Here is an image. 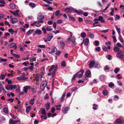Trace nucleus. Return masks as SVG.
Returning a JSON list of instances; mask_svg holds the SVG:
<instances>
[{
    "label": "nucleus",
    "instance_id": "nucleus-7",
    "mask_svg": "<svg viewBox=\"0 0 124 124\" xmlns=\"http://www.w3.org/2000/svg\"><path fill=\"white\" fill-rule=\"evenodd\" d=\"M48 37L46 38L47 41H50L51 39L53 37V36L52 35L51 33H50L48 34Z\"/></svg>",
    "mask_w": 124,
    "mask_h": 124
},
{
    "label": "nucleus",
    "instance_id": "nucleus-34",
    "mask_svg": "<svg viewBox=\"0 0 124 124\" xmlns=\"http://www.w3.org/2000/svg\"><path fill=\"white\" fill-rule=\"evenodd\" d=\"M120 69L118 68H115L114 70V72L116 74L119 71Z\"/></svg>",
    "mask_w": 124,
    "mask_h": 124
},
{
    "label": "nucleus",
    "instance_id": "nucleus-45",
    "mask_svg": "<svg viewBox=\"0 0 124 124\" xmlns=\"http://www.w3.org/2000/svg\"><path fill=\"white\" fill-rule=\"evenodd\" d=\"M85 23L86 24H91L92 23V22L91 21L87 20L85 21Z\"/></svg>",
    "mask_w": 124,
    "mask_h": 124
},
{
    "label": "nucleus",
    "instance_id": "nucleus-29",
    "mask_svg": "<svg viewBox=\"0 0 124 124\" xmlns=\"http://www.w3.org/2000/svg\"><path fill=\"white\" fill-rule=\"evenodd\" d=\"M116 30L117 32L118 33V34L119 35H121L120 34V29L119 28H118L117 27V26H116Z\"/></svg>",
    "mask_w": 124,
    "mask_h": 124
},
{
    "label": "nucleus",
    "instance_id": "nucleus-38",
    "mask_svg": "<svg viewBox=\"0 0 124 124\" xmlns=\"http://www.w3.org/2000/svg\"><path fill=\"white\" fill-rule=\"evenodd\" d=\"M89 41L88 39H86L85 40V42L84 43V44L85 45H87L88 44Z\"/></svg>",
    "mask_w": 124,
    "mask_h": 124
},
{
    "label": "nucleus",
    "instance_id": "nucleus-50",
    "mask_svg": "<svg viewBox=\"0 0 124 124\" xmlns=\"http://www.w3.org/2000/svg\"><path fill=\"white\" fill-rule=\"evenodd\" d=\"M43 1H44L46 2L49 4H52V3L51 2L48 0H43Z\"/></svg>",
    "mask_w": 124,
    "mask_h": 124
},
{
    "label": "nucleus",
    "instance_id": "nucleus-53",
    "mask_svg": "<svg viewBox=\"0 0 124 124\" xmlns=\"http://www.w3.org/2000/svg\"><path fill=\"white\" fill-rule=\"evenodd\" d=\"M22 76H20V77H17L16 78V79L17 80L21 81L22 80Z\"/></svg>",
    "mask_w": 124,
    "mask_h": 124
},
{
    "label": "nucleus",
    "instance_id": "nucleus-23",
    "mask_svg": "<svg viewBox=\"0 0 124 124\" xmlns=\"http://www.w3.org/2000/svg\"><path fill=\"white\" fill-rule=\"evenodd\" d=\"M41 112L42 114L45 115H46V112L45 108H42L41 110Z\"/></svg>",
    "mask_w": 124,
    "mask_h": 124
},
{
    "label": "nucleus",
    "instance_id": "nucleus-44",
    "mask_svg": "<svg viewBox=\"0 0 124 124\" xmlns=\"http://www.w3.org/2000/svg\"><path fill=\"white\" fill-rule=\"evenodd\" d=\"M121 90L118 89H116L115 90V92L116 93H119L120 92Z\"/></svg>",
    "mask_w": 124,
    "mask_h": 124
},
{
    "label": "nucleus",
    "instance_id": "nucleus-19",
    "mask_svg": "<svg viewBox=\"0 0 124 124\" xmlns=\"http://www.w3.org/2000/svg\"><path fill=\"white\" fill-rule=\"evenodd\" d=\"M10 6L11 9H14L16 7L14 3H10Z\"/></svg>",
    "mask_w": 124,
    "mask_h": 124
},
{
    "label": "nucleus",
    "instance_id": "nucleus-30",
    "mask_svg": "<svg viewBox=\"0 0 124 124\" xmlns=\"http://www.w3.org/2000/svg\"><path fill=\"white\" fill-rule=\"evenodd\" d=\"M56 51H57V49L56 47H54L52 49L51 51L50 52V53L52 54L55 52Z\"/></svg>",
    "mask_w": 124,
    "mask_h": 124
},
{
    "label": "nucleus",
    "instance_id": "nucleus-49",
    "mask_svg": "<svg viewBox=\"0 0 124 124\" xmlns=\"http://www.w3.org/2000/svg\"><path fill=\"white\" fill-rule=\"evenodd\" d=\"M109 30L108 29H107L104 30H102L100 31L101 32L104 33H106L108 32Z\"/></svg>",
    "mask_w": 124,
    "mask_h": 124
},
{
    "label": "nucleus",
    "instance_id": "nucleus-35",
    "mask_svg": "<svg viewBox=\"0 0 124 124\" xmlns=\"http://www.w3.org/2000/svg\"><path fill=\"white\" fill-rule=\"evenodd\" d=\"M86 36L85 33V32H82L81 33V36L82 38H85Z\"/></svg>",
    "mask_w": 124,
    "mask_h": 124
},
{
    "label": "nucleus",
    "instance_id": "nucleus-32",
    "mask_svg": "<svg viewBox=\"0 0 124 124\" xmlns=\"http://www.w3.org/2000/svg\"><path fill=\"white\" fill-rule=\"evenodd\" d=\"M68 16L70 20L74 22H75V19L74 17L71 16L70 15H68Z\"/></svg>",
    "mask_w": 124,
    "mask_h": 124
},
{
    "label": "nucleus",
    "instance_id": "nucleus-51",
    "mask_svg": "<svg viewBox=\"0 0 124 124\" xmlns=\"http://www.w3.org/2000/svg\"><path fill=\"white\" fill-rule=\"evenodd\" d=\"M95 44V46H98L99 45V41L97 40H95L94 41Z\"/></svg>",
    "mask_w": 124,
    "mask_h": 124
},
{
    "label": "nucleus",
    "instance_id": "nucleus-52",
    "mask_svg": "<svg viewBox=\"0 0 124 124\" xmlns=\"http://www.w3.org/2000/svg\"><path fill=\"white\" fill-rule=\"evenodd\" d=\"M42 30L44 34H45L46 33V28H42Z\"/></svg>",
    "mask_w": 124,
    "mask_h": 124
},
{
    "label": "nucleus",
    "instance_id": "nucleus-46",
    "mask_svg": "<svg viewBox=\"0 0 124 124\" xmlns=\"http://www.w3.org/2000/svg\"><path fill=\"white\" fill-rule=\"evenodd\" d=\"M8 31L9 32L11 33V34H13L14 32V30L11 28L8 29Z\"/></svg>",
    "mask_w": 124,
    "mask_h": 124
},
{
    "label": "nucleus",
    "instance_id": "nucleus-56",
    "mask_svg": "<svg viewBox=\"0 0 124 124\" xmlns=\"http://www.w3.org/2000/svg\"><path fill=\"white\" fill-rule=\"evenodd\" d=\"M36 60V58L34 57L32 58L31 59H30V61L31 62H33L34 61H35Z\"/></svg>",
    "mask_w": 124,
    "mask_h": 124
},
{
    "label": "nucleus",
    "instance_id": "nucleus-25",
    "mask_svg": "<svg viewBox=\"0 0 124 124\" xmlns=\"http://www.w3.org/2000/svg\"><path fill=\"white\" fill-rule=\"evenodd\" d=\"M66 94V93H65L62 95L60 100V101L61 102H62L63 101L64 98Z\"/></svg>",
    "mask_w": 124,
    "mask_h": 124
},
{
    "label": "nucleus",
    "instance_id": "nucleus-31",
    "mask_svg": "<svg viewBox=\"0 0 124 124\" xmlns=\"http://www.w3.org/2000/svg\"><path fill=\"white\" fill-rule=\"evenodd\" d=\"M60 14V11L59 10H57L56 11L55 13V15L57 16L58 17H59L60 16L59 15V14Z\"/></svg>",
    "mask_w": 124,
    "mask_h": 124
},
{
    "label": "nucleus",
    "instance_id": "nucleus-40",
    "mask_svg": "<svg viewBox=\"0 0 124 124\" xmlns=\"http://www.w3.org/2000/svg\"><path fill=\"white\" fill-rule=\"evenodd\" d=\"M94 66L95 67L97 68H99L100 67V64L97 63H95V64H94Z\"/></svg>",
    "mask_w": 124,
    "mask_h": 124
},
{
    "label": "nucleus",
    "instance_id": "nucleus-20",
    "mask_svg": "<svg viewBox=\"0 0 124 124\" xmlns=\"http://www.w3.org/2000/svg\"><path fill=\"white\" fill-rule=\"evenodd\" d=\"M80 72L78 71L74 75L72 78V81L73 80H74L76 78V77L78 75V74Z\"/></svg>",
    "mask_w": 124,
    "mask_h": 124
},
{
    "label": "nucleus",
    "instance_id": "nucleus-17",
    "mask_svg": "<svg viewBox=\"0 0 124 124\" xmlns=\"http://www.w3.org/2000/svg\"><path fill=\"white\" fill-rule=\"evenodd\" d=\"M31 108V106H29L27 107L26 108V112L27 113H28L30 111Z\"/></svg>",
    "mask_w": 124,
    "mask_h": 124
},
{
    "label": "nucleus",
    "instance_id": "nucleus-39",
    "mask_svg": "<svg viewBox=\"0 0 124 124\" xmlns=\"http://www.w3.org/2000/svg\"><path fill=\"white\" fill-rule=\"evenodd\" d=\"M3 111L5 113H8V108H5L3 109Z\"/></svg>",
    "mask_w": 124,
    "mask_h": 124
},
{
    "label": "nucleus",
    "instance_id": "nucleus-64",
    "mask_svg": "<svg viewBox=\"0 0 124 124\" xmlns=\"http://www.w3.org/2000/svg\"><path fill=\"white\" fill-rule=\"evenodd\" d=\"M38 47L40 48H45V46L44 45H39L38 46Z\"/></svg>",
    "mask_w": 124,
    "mask_h": 124
},
{
    "label": "nucleus",
    "instance_id": "nucleus-14",
    "mask_svg": "<svg viewBox=\"0 0 124 124\" xmlns=\"http://www.w3.org/2000/svg\"><path fill=\"white\" fill-rule=\"evenodd\" d=\"M44 18V16L43 15L39 14V15L38 16V19L39 20H42Z\"/></svg>",
    "mask_w": 124,
    "mask_h": 124
},
{
    "label": "nucleus",
    "instance_id": "nucleus-62",
    "mask_svg": "<svg viewBox=\"0 0 124 124\" xmlns=\"http://www.w3.org/2000/svg\"><path fill=\"white\" fill-rule=\"evenodd\" d=\"M0 3L4 5L6 3V2L4 0H0Z\"/></svg>",
    "mask_w": 124,
    "mask_h": 124
},
{
    "label": "nucleus",
    "instance_id": "nucleus-21",
    "mask_svg": "<svg viewBox=\"0 0 124 124\" xmlns=\"http://www.w3.org/2000/svg\"><path fill=\"white\" fill-rule=\"evenodd\" d=\"M35 33L38 35H40L41 34L42 32L40 30L37 29L35 31Z\"/></svg>",
    "mask_w": 124,
    "mask_h": 124
},
{
    "label": "nucleus",
    "instance_id": "nucleus-41",
    "mask_svg": "<svg viewBox=\"0 0 124 124\" xmlns=\"http://www.w3.org/2000/svg\"><path fill=\"white\" fill-rule=\"evenodd\" d=\"M102 49L104 51H108V48L105 46H102Z\"/></svg>",
    "mask_w": 124,
    "mask_h": 124
},
{
    "label": "nucleus",
    "instance_id": "nucleus-58",
    "mask_svg": "<svg viewBox=\"0 0 124 124\" xmlns=\"http://www.w3.org/2000/svg\"><path fill=\"white\" fill-rule=\"evenodd\" d=\"M66 65L65 62L64 61H63L61 63V66L64 67Z\"/></svg>",
    "mask_w": 124,
    "mask_h": 124
},
{
    "label": "nucleus",
    "instance_id": "nucleus-11",
    "mask_svg": "<svg viewBox=\"0 0 124 124\" xmlns=\"http://www.w3.org/2000/svg\"><path fill=\"white\" fill-rule=\"evenodd\" d=\"M60 46L61 48L63 49L65 46V43L64 41L62 40L61 41L60 43Z\"/></svg>",
    "mask_w": 124,
    "mask_h": 124
},
{
    "label": "nucleus",
    "instance_id": "nucleus-8",
    "mask_svg": "<svg viewBox=\"0 0 124 124\" xmlns=\"http://www.w3.org/2000/svg\"><path fill=\"white\" fill-rule=\"evenodd\" d=\"M31 87L29 86H26L24 87L23 91L25 93H27V91L28 89H30Z\"/></svg>",
    "mask_w": 124,
    "mask_h": 124
},
{
    "label": "nucleus",
    "instance_id": "nucleus-6",
    "mask_svg": "<svg viewBox=\"0 0 124 124\" xmlns=\"http://www.w3.org/2000/svg\"><path fill=\"white\" fill-rule=\"evenodd\" d=\"M124 56V55L123 54L119 52H118L116 54V57L118 58H122Z\"/></svg>",
    "mask_w": 124,
    "mask_h": 124
},
{
    "label": "nucleus",
    "instance_id": "nucleus-59",
    "mask_svg": "<svg viewBox=\"0 0 124 124\" xmlns=\"http://www.w3.org/2000/svg\"><path fill=\"white\" fill-rule=\"evenodd\" d=\"M78 89L77 87H74L72 88L71 89V90L73 92L76 91Z\"/></svg>",
    "mask_w": 124,
    "mask_h": 124
},
{
    "label": "nucleus",
    "instance_id": "nucleus-36",
    "mask_svg": "<svg viewBox=\"0 0 124 124\" xmlns=\"http://www.w3.org/2000/svg\"><path fill=\"white\" fill-rule=\"evenodd\" d=\"M0 122H3L6 120L5 118L3 116H2L0 117Z\"/></svg>",
    "mask_w": 124,
    "mask_h": 124
},
{
    "label": "nucleus",
    "instance_id": "nucleus-54",
    "mask_svg": "<svg viewBox=\"0 0 124 124\" xmlns=\"http://www.w3.org/2000/svg\"><path fill=\"white\" fill-rule=\"evenodd\" d=\"M103 93L104 95H106L107 94V91L106 90H104L103 91Z\"/></svg>",
    "mask_w": 124,
    "mask_h": 124
},
{
    "label": "nucleus",
    "instance_id": "nucleus-33",
    "mask_svg": "<svg viewBox=\"0 0 124 124\" xmlns=\"http://www.w3.org/2000/svg\"><path fill=\"white\" fill-rule=\"evenodd\" d=\"M30 6L32 8H34L35 7V5L33 3H30L29 4Z\"/></svg>",
    "mask_w": 124,
    "mask_h": 124
},
{
    "label": "nucleus",
    "instance_id": "nucleus-12",
    "mask_svg": "<svg viewBox=\"0 0 124 124\" xmlns=\"http://www.w3.org/2000/svg\"><path fill=\"white\" fill-rule=\"evenodd\" d=\"M114 51L115 52H118L120 51V48L117 46H115L113 48Z\"/></svg>",
    "mask_w": 124,
    "mask_h": 124
},
{
    "label": "nucleus",
    "instance_id": "nucleus-4",
    "mask_svg": "<svg viewBox=\"0 0 124 124\" xmlns=\"http://www.w3.org/2000/svg\"><path fill=\"white\" fill-rule=\"evenodd\" d=\"M70 108L67 106H66L63 108L62 110V112L64 114L67 113L68 111L69 110Z\"/></svg>",
    "mask_w": 124,
    "mask_h": 124
},
{
    "label": "nucleus",
    "instance_id": "nucleus-22",
    "mask_svg": "<svg viewBox=\"0 0 124 124\" xmlns=\"http://www.w3.org/2000/svg\"><path fill=\"white\" fill-rule=\"evenodd\" d=\"M118 39L120 41V42L122 43L124 42V41L123 39V38L122 37V36L121 35H119V37H118Z\"/></svg>",
    "mask_w": 124,
    "mask_h": 124
},
{
    "label": "nucleus",
    "instance_id": "nucleus-27",
    "mask_svg": "<svg viewBox=\"0 0 124 124\" xmlns=\"http://www.w3.org/2000/svg\"><path fill=\"white\" fill-rule=\"evenodd\" d=\"M40 76L39 74H37L35 76L36 78V81L37 82H38L39 81V78Z\"/></svg>",
    "mask_w": 124,
    "mask_h": 124
},
{
    "label": "nucleus",
    "instance_id": "nucleus-43",
    "mask_svg": "<svg viewBox=\"0 0 124 124\" xmlns=\"http://www.w3.org/2000/svg\"><path fill=\"white\" fill-rule=\"evenodd\" d=\"M117 46L118 47H123V46H122L121 44L119 42H117L116 44Z\"/></svg>",
    "mask_w": 124,
    "mask_h": 124
},
{
    "label": "nucleus",
    "instance_id": "nucleus-37",
    "mask_svg": "<svg viewBox=\"0 0 124 124\" xmlns=\"http://www.w3.org/2000/svg\"><path fill=\"white\" fill-rule=\"evenodd\" d=\"M50 104L49 103H48L46 105V108L47 110H48L49 108Z\"/></svg>",
    "mask_w": 124,
    "mask_h": 124
},
{
    "label": "nucleus",
    "instance_id": "nucleus-63",
    "mask_svg": "<svg viewBox=\"0 0 124 124\" xmlns=\"http://www.w3.org/2000/svg\"><path fill=\"white\" fill-rule=\"evenodd\" d=\"M1 62H6L7 61V60L6 59L2 58H1Z\"/></svg>",
    "mask_w": 124,
    "mask_h": 124
},
{
    "label": "nucleus",
    "instance_id": "nucleus-5",
    "mask_svg": "<svg viewBox=\"0 0 124 124\" xmlns=\"http://www.w3.org/2000/svg\"><path fill=\"white\" fill-rule=\"evenodd\" d=\"M9 47L10 48L14 47L15 49H16L17 48V46L16 44L14 43H11L9 45Z\"/></svg>",
    "mask_w": 124,
    "mask_h": 124
},
{
    "label": "nucleus",
    "instance_id": "nucleus-48",
    "mask_svg": "<svg viewBox=\"0 0 124 124\" xmlns=\"http://www.w3.org/2000/svg\"><path fill=\"white\" fill-rule=\"evenodd\" d=\"M61 105H59L56 106V109L57 110H60L61 109Z\"/></svg>",
    "mask_w": 124,
    "mask_h": 124
},
{
    "label": "nucleus",
    "instance_id": "nucleus-61",
    "mask_svg": "<svg viewBox=\"0 0 124 124\" xmlns=\"http://www.w3.org/2000/svg\"><path fill=\"white\" fill-rule=\"evenodd\" d=\"M14 99H13L9 98L8 99L7 101H10L11 102H13L14 101Z\"/></svg>",
    "mask_w": 124,
    "mask_h": 124
},
{
    "label": "nucleus",
    "instance_id": "nucleus-28",
    "mask_svg": "<svg viewBox=\"0 0 124 124\" xmlns=\"http://www.w3.org/2000/svg\"><path fill=\"white\" fill-rule=\"evenodd\" d=\"M122 123V121L119 119H118L116 120L115 123L116 124H119Z\"/></svg>",
    "mask_w": 124,
    "mask_h": 124
},
{
    "label": "nucleus",
    "instance_id": "nucleus-57",
    "mask_svg": "<svg viewBox=\"0 0 124 124\" xmlns=\"http://www.w3.org/2000/svg\"><path fill=\"white\" fill-rule=\"evenodd\" d=\"M5 76L4 74H1L0 76V78L2 80H3L5 79Z\"/></svg>",
    "mask_w": 124,
    "mask_h": 124
},
{
    "label": "nucleus",
    "instance_id": "nucleus-10",
    "mask_svg": "<svg viewBox=\"0 0 124 124\" xmlns=\"http://www.w3.org/2000/svg\"><path fill=\"white\" fill-rule=\"evenodd\" d=\"M71 8H67L65 9V11L66 13H70L71 12Z\"/></svg>",
    "mask_w": 124,
    "mask_h": 124
},
{
    "label": "nucleus",
    "instance_id": "nucleus-15",
    "mask_svg": "<svg viewBox=\"0 0 124 124\" xmlns=\"http://www.w3.org/2000/svg\"><path fill=\"white\" fill-rule=\"evenodd\" d=\"M98 19L102 23H104L105 21L103 18L102 16H101L99 17Z\"/></svg>",
    "mask_w": 124,
    "mask_h": 124
},
{
    "label": "nucleus",
    "instance_id": "nucleus-3",
    "mask_svg": "<svg viewBox=\"0 0 124 124\" xmlns=\"http://www.w3.org/2000/svg\"><path fill=\"white\" fill-rule=\"evenodd\" d=\"M44 23L43 21H39L35 22V26L36 27H39L41 26V23Z\"/></svg>",
    "mask_w": 124,
    "mask_h": 124
},
{
    "label": "nucleus",
    "instance_id": "nucleus-24",
    "mask_svg": "<svg viewBox=\"0 0 124 124\" xmlns=\"http://www.w3.org/2000/svg\"><path fill=\"white\" fill-rule=\"evenodd\" d=\"M34 98L31 99L29 102L30 104L31 105H33L34 103Z\"/></svg>",
    "mask_w": 124,
    "mask_h": 124
},
{
    "label": "nucleus",
    "instance_id": "nucleus-47",
    "mask_svg": "<svg viewBox=\"0 0 124 124\" xmlns=\"http://www.w3.org/2000/svg\"><path fill=\"white\" fill-rule=\"evenodd\" d=\"M91 73L90 71H87L86 73V77H88Z\"/></svg>",
    "mask_w": 124,
    "mask_h": 124
},
{
    "label": "nucleus",
    "instance_id": "nucleus-9",
    "mask_svg": "<svg viewBox=\"0 0 124 124\" xmlns=\"http://www.w3.org/2000/svg\"><path fill=\"white\" fill-rule=\"evenodd\" d=\"M95 62L93 61H91L90 62L89 66L91 69L93 67L94 65V64H95Z\"/></svg>",
    "mask_w": 124,
    "mask_h": 124
},
{
    "label": "nucleus",
    "instance_id": "nucleus-1",
    "mask_svg": "<svg viewBox=\"0 0 124 124\" xmlns=\"http://www.w3.org/2000/svg\"><path fill=\"white\" fill-rule=\"evenodd\" d=\"M70 36L68 39L67 42L69 44H70L72 46H74L76 45L75 39L74 36H72V34L71 32H70Z\"/></svg>",
    "mask_w": 124,
    "mask_h": 124
},
{
    "label": "nucleus",
    "instance_id": "nucleus-55",
    "mask_svg": "<svg viewBox=\"0 0 124 124\" xmlns=\"http://www.w3.org/2000/svg\"><path fill=\"white\" fill-rule=\"evenodd\" d=\"M54 65H52L51 67L49 70V71L51 72L52 71L53 69L54 68Z\"/></svg>",
    "mask_w": 124,
    "mask_h": 124
},
{
    "label": "nucleus",
    "instance_id": "nucleus-60",
    "mask_svg": "<svg viewBox=\"0 0 124 124\" xmlns=\"http://www.w3.org/2000/svg\"><path fill=\"white\" fill-rule=\"evenodd\" d=\"M9 124H15V121L13 120H11L9 121Z\"/></svg>",
    "mask_w": 124,
    "mask_h": 124
},
{
    "label": "nucleus",
    "instance_id": "nucleus-16",
    "mask_svg": "<svg viewBox=\"0 0 124 124\" xmlns=\"http://www.w3.org/2000/svg\"><path fill=\"white\" fill-rule=\"evenodd\" d=\"M45 27L47 31H50L53 30V29L52 28L51 26H47L46 27V26H45Z\"/></svg>",
    "mask_w": 124,
    "mask_h": 124
},
{
    "label": "nucleus",
    "instance_id": "nucleus-42",
    "mask_svg": "<svg viewBox=\"0 0 124 124\" xmlns=\"http://www.w3.org/2000/svg\"><path fill=\"white\" fill-rule=\"evenodd\" d=\"M108 86L109 87L112 88L114 86V84L113 83L111 82L109 83Z\"/></svg>",
    "mask_w": 124,
    "mask_h": 124
},
{
    "label": "nucleus",
    "instance_id": "nucleus-18",
    "mask_svg": "<svg viewBox=\"0 0 124 124\" xmlns=\"http://www.w3.org/2000/svg\"><path fill=\"white\" fill-rule=\"evenodd\" d=\"M12 23L13 24L16 23L18 21L17 19L16 18H13L12 20Z\"/></svg>",
    "mask_w": 124,
    "mask_h": 124
},
{
    "label": "nucleus",
    "instance_id": "nucleus-26",
    "mask_svg": "<svg viewBox=\"0 0 124 124\" xmlns=\"http://www.w3.org/2000/svg\"><path fill=\"white\" fill-rule=\"evenodd\" d=\"M34 31V30L31 29L29 30L27 32L26 34L27 35H29L31 34Z\"/></svg>",
    "mask_w": 124,
    "mask_h": 124
},
{
    "label": "nucleus",
    "instance_id": "nucleus-13",
    "mask_svg": "<svg viewBox=\"0 0 124 124\" xmlns=\"http://www.w3.org/2000/svg\"><path fill=\"white\" fill-rule=\"evenodd\" d=\"M5 88L8 90L10 89L12 90L13 89V85H8Z\"/></svg>",
    "mask_w": 124,
    "mask_h": 124
},
{
    "label": "nucleus",
    "instance_id": "nucleus-2",
    "mask_svg": "<svg viewBox=\"0 0 124 124\" xmlns=\"http://www.w3.org/2000/svg\"><path fill=\"white\" fill-rule=\"evenodd\" d=\"M47 82L46 80L43 81L41 83L40 85V88L43 91L44 90L45 87L47 85Z\"/></svg>",
    "mask_w": 124,
    "mask_h": 124
}]
</instances>
